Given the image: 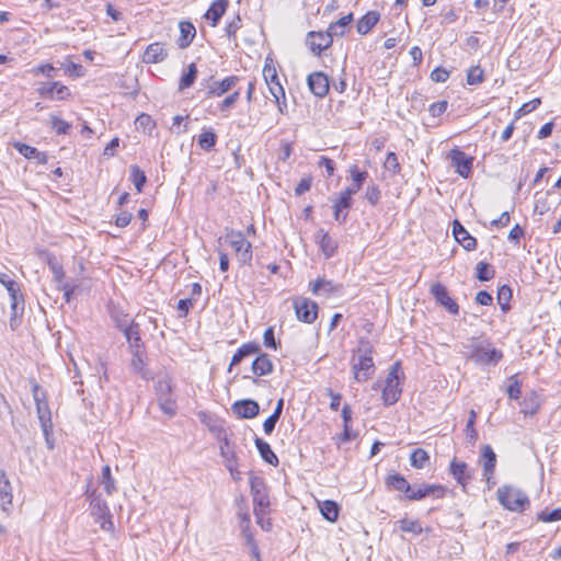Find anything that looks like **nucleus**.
Instances as JSON below:
<instances>
[{
    "instance_id": "obj_1",
    "label": "nucleus",
    "mask_w": 561,
    "mask_h": 561,
    "mask_svg": "<svg viewBox=\"0 0 561 561\" xmlns=\"http://www.w3.org/2000/svg\"><path fill=\"white\" fill-rule=\"evenodd\" d=\"M460 353L463 357L479 365L497 364L503 354L491 346V343L481 337H470L460 343Z\"/></svg>"
},
{
    "instance_id": "obj_2",
    "label": "nucleus",
    "mask_w": 561,
    "mask_h": 561,
    "mask_svg": "<svg viewBox=\"0 0 561 561\" xmlns=\"http://www.w3.org/2000/svg\"><path fill=\"white\" fill-rule=\"evenodd\" d=\"M373 350L374 347L368 340L360 339L358 341V347L353 356L352 363L354 378L358 382L368 380L375 371V365L371 357Z\"/></svg>"
},
{
    "instance_id": "obj_3",
    "label": "nucleus",
    "mask_w": 561,
    "mask_h": 561,
    "mask_svg": "<svg viewBox=\"0 0 561 561\" xmlns=\"http://www.w3.org/2000/svg\"><path fill=\"white\" fill-rule=\"evenodd\" d=\"M499 502L510 511L522 512L529 506L528 496L519 489L503 485L497 489Z\"/></svg>"
},
{
    "instance_id": "obj_4",
    "label": "nucleus",
    "mask_w": 561,
    "mask_h": 561,
    "mask_svg": "<svg viewBox=\"0 0 561 561\" xmlns=\"http://www.w3.org/2000/svg\"><path fill=\"white\" fill-rule=\"evenodd\" d=\"M0 283L7 288L9 296L11 298V317H10V327L12 330L18 325L16 318L19 314H22L24 310V300L22 295L20 294L19 284L10 278L7 274L0 273Z\"/></svg>"
},
{
    "instance_id": "obj_5",
    "label": "nucleus",
    "mask_w": 561,
    "mask_h": 561,
    "mask_svg": "<svg viewBox=\"0 0 561 561\" xmlns=\"http://www.w3.org/2000/svg\"><path fill=\"white\" fill-rule=\"evenodd\" d=\"M225 240L233 248L236 256L241 264H249L252 260V244L241 231L227 230Z\"/></svg>"
},
{
    "instance_id": "obj_6",
    "label": "nucleus",
    "mask_w": 561,
    "mask_h": 561,
    "mask_svg": "<svg viewBox=\"0 0 561 561\" xmlns=\"http://www.w3.org/2000/svg\"><path fill=\"white\" fill-rule=\"evenodd\" d=\"M32 393L36 403L37 417L43 431V434H47L53 430L51 412L46 400V393L39 385L34 383L32 387Z\"/></svg>"
},
{
    "instance_id": "obj_7",
    "label": "nucleus",
    "mask_w": 561,
    "mask_h": 561,
    "mask_svg": "<svg viewBox=\"0 0 561 561\" xmlns=\"http://www.w3.org/2000/svg\"><path fill=\"white\" fill-rule=\"evenodd\" d=\"M399 370L400 363H394L382 386V400L386 405H392L400 399L402 390L400 388Z\"/></svg>"
},
{
    "instance_id": "obj_8",
    "label": "nucleus",
    "mask_w": 561,
    "mask_h": 561,
    "mask_svg": "<svg viewBox=\"0 0 561 561\" xmlns=\"http://www.w3.org/2000/svg\"><path fill=\"white\" fill-rule=\"evenodd\" d=\"M263 76L268 87L270 93L272 94L274 101L278 104L279 111L283 112V105L286 106L285 90L279 82L275 68L266 65L263 69Z\"/></svg>"
},
{
    "instance_id": "obj_9",
    "label": "nucleus",
    "mask_w": 561,
    "mask_h": 561,
    "mask_svg": "<svg viewBox=\"0 0 561 561\" xmlns=\"http://www.w3.org/2000/svg\"><path fill=\"white\" fill-rule=\"evenodd\" d=\"M294 309L297 319L305 323H312L318 317V305L305 297L294 300Z\"/></svg>"
},
{
    "instance_id": "obj_10",
    "label": "nucleus",
    "mask_w": 561,
    "mask_h": 561,
    "mask_svg": "<svg viewBox=\"0 0 561 561\" xmlns=\"http://www.w3.org/2000/svg\"><path fill=\"white\" fill-rule=\"evenodd\" d=\"M250 488L253 497L254 510L268 508L271 503L264 480L260 477H251Z\"/></svg>"
},
{
    "instance_id": "obj_11",
    "label": "nucleus",
    "mask_w": 561,
    "mask_h": 561,
    "mask_svg": "<svg viewBox=\"0 0 561 561\" xmlns=\"http://www.w3.org/2000/svg\"><path fill=\"white\" fill-rule=\"evenodd\" d=\"M480 462L483 467V477L489 489H491L495 484V482L492 481V478L496 466V455L490 445H484L482 447Z\"/></svg>"
},
{
    "instance_id": "obj_12",
    "label": "nucleus",
    "mask_w": 561,
    "mask_h": 561,
    "mask_svg": "<svg viewBox=\"0 0 561 561\" xmlns=\"http://www.w3.org/2000/svg\"><path fill=\"white\" fill-rule=\"evenodd\" d=\"M449 158L456 172L460 176L468 179L471 173L473 158L468 157L463 151H461L458 148L450 150Z\"/></svg>"
},
{
    "instance_id": "obj_13",
    "label": "nucleus",
    "mask_w": 561,
    "mask_h": 561,
    "mask_svg": "<svg viewBox=\"0 0 561 561\" xmlns=\"http://www.w3.org/2000/svg\"><path fill=\"white\" fill-rule=\"evenodd\" d=\"M431 294L434 296L437 304L443 306L448 312L457 314L459 312L458 304L449 296L447 288L436 283L431 287Z\"/></svg>"
},
{
    "instance_id": "obj_14",
    "label": "nucleus",
    "mask_w": 561,
    "mask_h": 561,
    "mask_svg": "<svg viewBox=\"0 0 561 561\" xmlns=\"http://www.w3.org/2000/svg\"><path fill=\"white\" fill-rule=\"evenodd\" d=\"M333 43V36L329 32H309L307 35V45L314 55H320Z\"/></svg>"
},
{
    "instance_id": "obj_15",
    "label": "nucleus",
    "mask_w": 561,
    "mask_h": 561,
    "mask_svg": "<svg viewBox=\"0 0 561 561\" xmlns=\"http://www.w3.org/2000/svg\"><path fill=\"white\" fill-rule=\"evenodd\" d=\"M445 494V488L437 484H422L417 488L411 489L410 493H408V500L410 501H420L426 496H433L436 499L443 497Z\"/></svg>"
},
{
    "instance_id": "obj_16",
    "label": "nucleus",
    "mask_w": 561,
    "mask_h": 561,
    "mask_svg": "<svg viewBox=\"0 0 561 561\" xmlns=\"http://www.w3.org/2000/svg\"><path fill=\"white\" fill-rule=\"evenodd\" d=\"M119 330L124 333L130 352H140L142 350V342L138 323L134 321H131L129 324L119 322Z\"/></svg>"
},
{
    "instance_id": "obj_17",
    "label": "nucleus",
    "mask_w": 561,
    "mask_h": 561,
    "mask_svg": "<svg viewBox=\"0 0 561 561\" xmlns=\"http://www.w3.org/2000/svg\"><path fill=\"white\" fill-rule=\"evenodd\" d=\"M307 83L310 91L318 98H324L329 92V78L321 71L310 73Z\"/></svg>"
},
{
    "instance_id": "obj_18",
    "label": "nucleus",
    "mask_w": 561,
    "mask_h": 561,
    "mask_svg": "<svg viewBox=\"0 0 561 561\" xmlns=\"http://www.w3.org/2000/svg\"><path fill=\"white\" fill-rule=\"evenodd\" d=\"M310 289L313 295L332 297L342 293L343 285L335 284L332 280L324 278H319L313 283H310Z\"/></svg>"
},
{
    "instance_id": "obj_19",
    "label": "nucleus",
    "mask_w": 561,
    "mask_h": 561,
    "mask_svg": "<svg viewBox=\"0 0 561 561\" xmlns=\"http://www.w3.org/2000/svg\"><path fill=\"white\" fill-rule=\"evenodd\" d=\"M37 92L42 96L49 98L51 100L56 99L59 101L67 100L71 95L69 88L57 81L43 84L37 89Z\"/></svg>"
},
{
    "instance_id": "obj_20",
    "label": "nucleus",
    "mask_w": 561,
    "mask_h": 561,
    "mask_svg": "<svg viewBox=\"0 0 561 561\" xmlns=\"http://www.w3.org/2000/svg\"><path fill=\"white\" fill-rule=\"evenodd\" d=\"M453 233L456 241L467 251H473L477 248V239L472 237L467 229L455 219L453 222Z\"/></svg>"
},
{
    "instance_id": "obj_21",
    "label": "nucleus",
    "mask_w": 561,
    "mask_h": 561,
    "mask_svg": "<svg viewBox=\"0 0 561 561\" xmlns=\"http://www.w3.org/2000/svg\"><path fill=\"white\" fill-rule=\"evenodd\" d=\"M232 411L240 419H253L259 414L260 407L252 399H243L232 404Z\"/></svg>"
},
{
    "instance_id": "obj_22",
    "label": "nucleus",
    "mask_w": 561,
    "mask_h": 561,
    "mask_svg": "<svg viewBox=\"0 0 561 561\" xmlns=\"http://www.w3.org/2000/svg\"><path fill=\"white\" fill-rule=\"evenodd\" d=\"M168 50L164 44L156 42L147 46L142 61L145 64H159L167 59Z\"/></svg>"
},
{
    "instance_id": "obj_23",
    "label": "nucleus",
    "mask_w": 561,
    "mask_h": 561,
    "mask_svg": "<svg viewBox=\"0 0 561 561\" xmlns=\"http://www.w3.org/2000/svg\"><path fill=\"white\" fill-rule=\"evenodd\" d=\"M238 81L239 78L237 76H229L220 81H213L207 87L206 95L208 98L221 96L228 92Z\"/></svg>"
},
{
    "instance_id": "obj_24",
    "label": "nucleus",
    "mask_w": 561,
    "mask_h": 561,
    "mask_svg": "<svg viewBox=\"0 0 561 561\" xmlns=\"http://www.w3.org/2000/svg\"><path fill=\"white\" fill-rule=\"evenodd\" d=\"M260 352H261V347L255 342H249V343L242 344L237 350V352L233 354L230 365L228 367V371L230 373L232 370V367L236 365H239L245 357L259 354Z\"/></svg>"
},
{
    "instance_id": "obj_25",
    "label": "nucleus",
    "mask_w": 561,
    "mask_h": 561,
    "mask_svg": "<svg viewBox=\"0 0 561 561\" xmlns=\"http://www.w3.org/2000/svg\"><path fill=\"white\" fill-rule=\"evenodd\" d=\"M449 471L463 489L472 478L468 465L463 461H458L456 458L451 460Z\"/></svg>"
},
{
    "instance_id": "obj_26",
    "label": "nucleus",
    "mask_w": 561,
    "mask_h": 561,
    "mask_svg": "<svg viewBox=\"0 0 561 561\" xmlns=\"http://www.w3.org/2000/svg\"><path fill=\"white\" fill-rule=\"evenodd\" d=\"M180 36L176 41L181 49L187 48L196 36V28L190 21H181L179 23Z\"/></svg>"
},
{
    "instance_id": "obj_27",
    "label": "nucleus",
    "mask_w": 561,
    "mask_h": 561,
    "mask_svg": "<svg viewBox=\"0 0 561 561\" xmlns=\"http://www.w3.org/2000/svg\"><path fill=\"white\" fill-rule=\"evenodd\" d=\"M228 5L229 0H215L204 14V18L210 21L211 26L215 27L219 23L221 16L226 13Z\"/></svg>"
},
{
    "instance_id": "obj_28",
    "label": "nucleus",
    "mask_w": 561,
    "mask_h": 561,
    "mask_svg": "<svg viewBox=\"0 0 561 561\" xmlns=\"http://www.w3.org/2000/svg\"><path fill=\"white\" fill-rule=\"evenodd\" d=\"M251 370L256 377L271 374L273 371V363L270 356L265 353H259V355L252 362Z\"/></svg>"
},
{
    "instance_id": "obj_29",
    "label": "nucleus",
    "mask_w": 561,
    "mask_h": 561,
    "mask_svg": "<svg viewBox=\"0 0 561 561\" xmlns=\"http://www.w3.org/2000/svg\"><path fill=\"white\" fill-rule=\"evenodd\" d=\"M12 486L4 472L0 469V506L3 511H8L12 504Z\"/></svg>"
},
{
    "instance_id": "obj_30",
    "label": "nucleus",
    "mask_w": 561,
    "mask_h": 561,
    "mask_svg": "<svg viewBox=\"0 0 561 561\" xmlns=\"http://www.w3.org/2000/svg\"><path fill=\"white\" fill-rule=\"evenodd\" d=\"M316 240L319 243L320 249L322 250L325 257H331L334 255L337 249V243L329 236L327 231L323 229L318 230Z\"/></svg>"
},
{
    "instance_id": "obj_31",
    "label": "nucleus",
    "mask_w": 561,
    "mask_h": 561,
    "mask_svg": "<svg viewBox=\"0 0 561 561\" xmlns=\"http://www.w3.org/2000/svg\"><path fill=\"white\" fill-rule=\"evenodd\" d=\"M14 148L19 151L20 154H22L26 159L36 160L41 164L47 163L46 153L38 151L35 147H32L26 144L16 142L14 145Z\"/></svg>"
},
{
    "instance_id": "obj_32",
    "label": "nucleus",
    "mask_w": 561,
    "mask_h": 561,
    "mask_svg": "<svg viewBox=\"0 0 561 561\" xmlns=\"http://www.w3.org/2000/svg\"><path fill=\"white\" fill-rule=\"evenodd\" d=\"M379 19L380 14L377 11L367 12L358 20L356 24L357 32L362 35L368 34L373 30V27L378 23Z\"/></svg>"
},
{
    "instance_id": "obj_33",
    "label": "nucleus",
    "mask_w": 561,
    "mask_h": 561,
    "mask_svg": "<svg viewBox=\"0 0 561 561\" xmlns=\"http://www.w3.org/2000/svg\"><path fill=\"white\" fill-rule=\"evenodd\" d=\"M350 174L352 178V184L345 190L350 192L352 195L356 194L363 186L366 181L368 173L366 171H360L356 165H352L350 168Z\"/></svg>"
},
{
    "instance_id": "obj_34",
    "label": "nucleus",
    "mask_w": 561,
    "mask_h": 561,
    "mask_svg": "<svg viewBox=\"0 0 561 561\" xmlns=\"http://www.w3.org/2000/svg\"><path fill=\"white\" fill-rule=\"evenodd\" d=\"M386 483L388 486L392 488L393 490L403 492L405 494L407 499H408V493H410V491L412 489V486L407 481V479L399 473L389 474L386 479Z\"/></svg>"
},
{
    "instance_id": "obj_35",
    "label": "nucleus",
    "mask_w": 561,
    "mask_h": 561,
    "mask_svg": "<svg viewBox=\"0 0 561 561\" xmlns=\"http://www.w3.org/2000/svg\"><path fill=\"white\" fill-rule=\"evenodd\" d=\"M255 446L260 453V456L264 461H266L270 465L277 466L278 465V458L272 450L268 443L264 442L263 439L256 437L255 438Z\"/></svg>"
},
{
    "instance_id": "obj_36",
    "label": "nucleus",
    "mask_w": 561,
    "mask_h": 561,
    "mask_svg": "<svg viewBox=\"0 0 561 561\" xmlns=\"http://www.w3.org/2000/svg\"><path fill=\"white\" fill-rule=\"evenodd\" d=\"M322 516L329 522H335L339 517L340 507L336 502L327 500L319 503Z\"/></svg>"
},
{
    "instance_id": "obj_37",
    "label": "nucleus",
    "mask_w": 561,
    "mask_h": 561,
    "mask_svg": "<svg viewBox=\"0 0 561 561\" xmlns=\"http://www.w3.org/2000/svg\"><path fill=\"white\" fill-rule=\"evenodd\" d=\"M353 21V13H348L345 16H342L336 22L331 23L328 32L332 36H343L345 34V30L347 25Z\"/></svg>"
},
{
    "instance_id": "obj_38",
    "label": "nucleus",
    "mask_w": 561,
    "mask_h": 561,
    "mask_svg": "<svg viewBox=\"0 0 561 561\" xmlns=\"http://www.w3.org/2000/svg\"><path fill=\"white\" fill-rule=\"evenodd\" d=\"M197 67L195 64H190L186 71L182 75L179 83V90L183 91L190 88L196 80Z\"/></svg>"
},
{
    "instance_id": "obj_39",
    "label": "nucleus",
    "mask_w": 561,
    "mask_h": 561,
    "mask_svg": "<svg viewBox=\"0 0 561 561\" xmlns=\"http://www.w3.org/2000/svg\"><path fill=\"white\" fill-rule=\"evenodd\" d=\"M171 392H172V385H171V380L169 377H163L157 381L156 393H157L158 402L163 399H167V398L168 399L172 398Z\"/></svg>"
},
{
    "instance_id": "obj_40",
    "label": "nucleus",
    "mask_w": 561,
    "mask_h": 561,
    "mask_svg": "<svg viewBox=\"0 0 561 561\" xmlns=\"http://www.w3.org/2000/svg\"><path fill=\"white\" fill-rule=\"evenodd\" d=\"M411 466L416 469H423L430 461V456L426 450L416 448L410 456Z\"/></svg>"
},
{
    "instance_id": "obj_41",
    "label": "nucleus",
    "mask_w": 561,
    "mask_h": 561,
    "mask_svg": "<svg viewBox=\"0 0 561 561\" xmlns=\"http://www.w3.org/2000/svg\"><path fill=\"white\" fill-rule=\"evenodd\" d=\"M216 142L217 135L213 130H203L197 139L198 146L206 151L211 150Z\"/></svg>"
},
{
    "instance_id": "obj_42",
    "label": "nucleus",
    "mask_w": 561,
    "mask_h": 561,
    "mask_svg": "<svg viewBox=\"0 0 561 561\" xmlns=\"http://www.w3.org/2000/svg\"><path fill=\"white\" fill-rule=\"evenodd\" d=\"M220 455L224 458V462L227 469H231V466L237 465V457L232 449L229 447V440L227 438L220 445Z\"/></svg>"
},
{
    "instance_id": "obj_43",
    "label": "nucleus",
    "mask_w": 561,
    "mask_h": 561,
    "mask_svg": "<svg viewBox=\"0 0 561 561\" xmlns=\"http://www.w3.org/2000/svg\"><path fill=\"white\" fill-rule=\"evenodd\" d=\"M495 271L485 262H479L476 266V276L480 282H488L494 277Z\"/></svg>"
},
{
    "instance_id": "obj_44",
    "label": "nucleus",
    "mask_w": 561,
    "mask_h": 561,
    "mask_svg": "<svg viewBox=\"0 0 561 561\" xmlns=\"http://www.w3.org/2000/svg\"><path fill=\"white\" fill-rule=\"evenodd\" d=\"M49 124L51 129L56 131L57 135H66L68 134L71 125L64 121L62 118L58 117L55 114H50L49 116Z\"/></svg>"
},
{
    "instance_id": "obj_45",
    "label": "nucleus",
    "mask_w": 561,
    "mask_h": 561,
    "mask_svg": "<svg viewBox=\"0 0 561 561\" xmlns=\"http://www.w3.org/2000/svg\"><path fill=\"white\" fill-rule=\"evenodd\" d=\"M512 299V289L507 285H503L497 290V302L501 309L506 312L510 309V300Z\"/></svg>"
},
{
    "instance_id": "obj_46",
    "label": "nucleus",
    "mask_w": 561,
    "mask_h": 561,
    "mask_svg": "<svg viewBox=\"0 0 561 561\" xmlns=\"http://www.w3.org/2000/svg\"><path fill=\"white\" fill-rule=\"evenodd\" d=\"M130 176L131 181L137 190L140 193L147 182V176L144 171H141L137 165H133L130 168Z\"/></svg>"
},
{
    "instance_id": "obj_47",
    "label": "nucleus",
    "mask_w": 561,
    "mask_h": 561,
    "mask_svg": "<svg viewBox=\"0 0 561 561\" xmlns=\"http://www.w3.org/2000/svg\"><path fill=\"white\" fill-rule=\"evenodd\" d=\"M102 484L104 486L105 492L110 495L116 491L115 480L111 474L110 466H104L102 469Z\"/></svg>"
},
{
    "instance_id": "obj_48",
    "label": "nucleus",
    "mask_w": 561,
    "mask_h": 561,
    "mask_svg": "<svg viewBox=\"0 0 561 561\" xmlns=\"http://www.w3.org/2000/svg\"><path fill=\"white\" fill-rule=\"evenodd\" d=\"M483 78L484 71L480 66H472L467 72V83L470 85L480 84Z\"/></svg>"
},
{
    "instance_id": "obj_49",
    "label": "nucleus",
    "mask_w": 561,
    "mask_h": 561,
    "mask_svg": "<svg viewBox=\"0 0 561 561\" xmlns=\"http://www.w3.org/2000/svg\"><path fill=\"white\" fill-rule=\"evenodd\" d=\"M537 520L542 523H553L561 520V507L554 508L552 511H541L537 515Z\"/></svg>"
},
{
    "instance_id": "obj_50",
    "label": "nucleus",
    "mask_w": 561,
    "mask_h": 561,
    "mask_svg": "<svg viewBox=\"0 0 561 561\" xmlns=\"http://www.w3.org/2000/svg\"><path fill=\"white\" fill-rule=\"evenodd\" d=\"M399 524H400V529L405 533H412L414 535H420L423 531V528L417 520L401 519V520H399Z\"/></svg>"
},
{
    "instance_id": "obj_51",
    "label": "nucleus",
    "mask_w": 561,
    "mask_h": 561,
    "mask_svg": "<svg viewBox=\"0 0 561 561\" xmlns=\"http://www.w3.org/2000/svg\"><path fill=\"white\" fill-rule=\"evenodd\" d=\"M386 171L391 172L392 175L398 174L401 170L398 157L394 152H389L383 163Z\"/></svg>"
},
{
    "instance_id": "obj_52",
    "label": "nucleus",
    "mask_w": 561,
    "mask_h": 561,
    "mask_svg": "<svg viewBox=\"0 0 561 561\" xmlns=\"http://www.w3.org/2000/svg\"><path fill=\"white\" fill-rule=\"evenodd\" d=\"M48 266L54 275V279L58 284H61L62 279L65 277V271H64L62 265L55 257H49Z\"/></svg>"
},
{
    "instance_id": "obj_53",
    "label": "nucleus",
    "mask_w": 561,
    "mask_h": 561,
    "mask_svg": "<svg viewBox=\"0 0 561 561\" xmlns=\"http://www.w3.org/2000/svg\"><path fill=\"white\" fill-rule=\"evenodd\" d=\"M268 514V508H255L254 515L256 518V523L261 526L263 530H271L272 523L268 518H265Z\"/></svg>"
},
{
    "instance_id": "obj_54",
    "label": "nucleus",
    "mask_w": 561,
    "mask_h": 561,
    "mask_svg": "<svg viewBox=\"0 0 561 561\" xmlns=\"http://www.w3.org/2000/svg\"><path fill=\"white\" fill-rule=\"evenodd\" d=\"M365 198L370 205H377L381 198V192L379 187L376 184H369L365 192Z\"/></svg>"
},
{
    "instance_id": "obj_55",
    "label": "nucleus",
    "mask_w": 561,
    "mask_h": 561,
    "mask_svg": "<svg viewBox=\"0 0 561 561\" xmlns=\"http://www.w3.org/2000/svg\"><path fill=\"white\" fill-rule=\"evenodd\" d=\"M352 194L347 192L346 190L342 191L339 195V198L335 201L333 208L339 209H348L352 206Z\"/></svg>"
},
{
    "instance_id": "obj_56",
    "label": "nucleus",
    "mask_w": 561,
    "mask_h": 561,
    "mask_svg": "<svg viewBox=\"0 0 561 561\" xmlns=\"http://www.w3.org/2000/svg\"><path fill=\"white\" fill-rule=\"evenodd\" d=\"M510 380H511V383L506 390L507 396L510 397V399L517 400V399H519L520 393H522L520 383H519L518 379L516 378V376L511 377Z\"/></svg>"
},
{
    "instance_id": "obj_57",
    "label": "nucleus",
    "mask_w": 561,
    "mask_h": 561,
    "mask_svg": "<svg viewBox=\"0 0 561 561\" xmlns=\"http://www.w3.org/2000/svg\"><path fill=\"white\" fill-rule=\"evenodd\" d=\"M158 403L164 414H167L169 416H173L175 414L176 403L172 398L163 399V400L159 401Z\"/></svg>"
},
{
    "instance_id": "obj_58",
    "label": "nucleus",
    "mask_w": 561,
    "mask_h": 561,
    "mask_svg": "<svg viewBox=\"0 0 561 561\" xmlns=\"http://www.w3.org/2000/svg\"><path fill=\"white\" fill-rule=\"evenodd\" d=\"M239 98H240V92L234 91L233 93H231L230 95L226 96L222 100V102L219 104V110L221 112L228 111L230 107H232L234 105V103L239 100Z\"/></svg>"
},
{
    "instance_id": "obj_59",
    "label": "nucleus",
    "mask_w": 561,
    "mask_h": 561,
    "mask_svg": "<svg viewBox=\"0 0 561 561\" xmlns=\"http://www.w3.org/2000/svg\"><path fill=\"white\" fill-rule=\"evenodd\" d=\"M476 417H477L476 412L473 410H471L470 411V415H469V420H468L467 425H466L467 435H468V437L471 440H474L478 437V433H477V431L474 428Z\"/></svg>"
},
{
    "instance_id": "obj_60",
    "label": "nucleus",
    "mask_w": 561,
    "mask_h": 561,
    "mask_svg": "<svg viewBox=\"0 0 561 561\" xmlns=\"http://www.w3.org/2000/svg\"><path fill=\"white\" fill-rule=\"evenodd\" d=\"M449 78V71H447L445 68L443 67H436L432 72H431V79L434 81V82H440V83H444L448 80Z\"/></svg>"
},
{
    "instance_id": "obj_61",
    "label": "nucleus",
    "mask_w": 561,
    "mask_h": 561,
    "mask_svg": "<svg viewBox=\"0 0 561 561\" xmlns=\"http://www.w3.org/2000/svg\"><path fill=\"white\" fill-rule=\"evenodd\" d=\"M133 358L130 362V366L135 373L141 374L144 369V359H142V351L140 352H131Z\"/></svg>"
},
{
    "instance_id": "obj_62",
    "label": "nucleus",
    "mask_w": 561,
    "mask_h": 561,
    "mask_svg": "<svg viewBox=\"0 0 561 561\" xmlns=\"http://www.w3.org/2000/svg\"><path fill=\"white\" fill-rule=\"evenodd\" d=\"M447 106H448L447 101L443 100V101H438V102L433 103V104L430 106L428 111H430V113H431V115H432V116H434V117H438V116H440L443 113H445V112H446Z\"/></svg>"
},
{
    "instance_id": "obj_63",
    "label": "nucleus",
    "mask_w": 561,
    "mask_h": 561,
    "mask_svg": "<svg viewBox=\"0 0 561 561\" xmlns=\"http://www.w3.org/2000/svg\"><path fill=\"white\" fill-rule=\"evenodd\" d=\"M263 342H264V345L266 347H270V348H273V350H276L277 348V342L275 340V335H274V329L273 328H267L265 331H264V334H263Z\"/></svg>"
},
{
    "instance_id": "obj_64",
    "label": "nucleus",
    "mask_w": 561,
    "mask_h": 561,
    "mask_svg": "<svg viewBox=\"0 0 561 561\" xmlns=\"http://www.w3.org/2000/svg\"><path fill=\"white\" fill-rule=\"evenodd\" d=\"M91 505H92L93 514L103 516L107 511L106 503L104 501L100 500L99 497H93V500L91 501Z\"/></svg>"
}]
</instances>
